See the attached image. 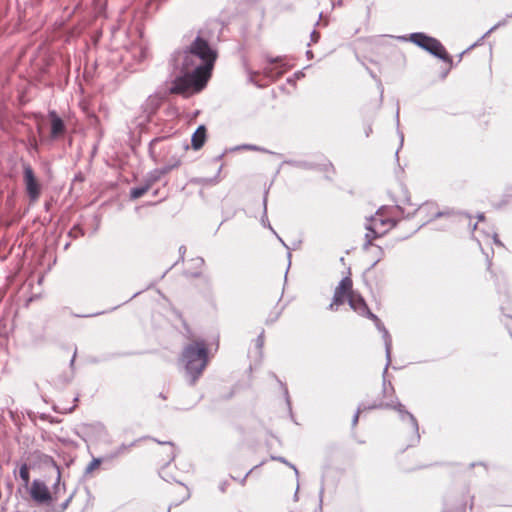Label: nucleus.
<instances>
[{"mask_svg": "<svg viewBox=\"0 0 512 512\" xmlns=\"http://www.w3.org/2000/svg\"><path fill=\"white\" fill-rule=\"evenodd\" d=\"M217 51L201 36H197L190 46L173 55L175 69L182 74L178 76L171 91L179 94L199 92L211 75Z\"/></svg>", "mask_w": 512, "mask_h": 512, "instance_id": "f257e3e1", "label": "nucleus"}, {"mask_svg": "<svg viewBox=\"0 0 512 512\" xmlns=\"http://www.w3.org/2000/svg\"><path fill=\"white\" fill-rule=\"evenodd\" d=\"M181 361L189 384L194 385L209 361L206 342L197 340L186 345L182 351Z\"/></svg>", "mask_w": 512, "mask_h": 512, "instance_id": "f03ea898", "label": "nucleus"}, {"mask_svg": "<svg viewBox=\"0 0 512 512\" xmlns=\"http://www.w3.org/2000/svg\"><path fill=\"white\" fill-rule=\"evenodd\" d=\"M377 408H388V409H394L398 412L399 417L402 421H408L410 424V428L412 430V437L410 440V443L408 446H414L420 441V434H419V425L417 422V419L415 416L407 411L403 404H401L398 399H393L390 402H384L379 404H372L370 406H365L364 404H360L357 408L356 413L353 416L352 419V425L355 426L358 423L359 420V414L361 411H364L366 409H377Z\"/></svg>", "mask_w": 512, "mask_h": 512, "instance_id": "7ed1b4c3", "label": "nucleus"}, {"mask_svg": "<svg viewBox=\"0 0 512 512\" xmlns=\"http://www.w3.org/2000/svg\"><path fill=\"white\" fill-rule=\"evenodd\" d=\"M397 224V221L386 215L384 207L379 208L376 213L371 216L365 225L367 233L365 234V243L363 248L366 250L372 245V240L382 237Z\"/></svg>", "mask_w": 512, "mask_h": 512, "instance_id": "20e7f679", "label": "nucleus"}, {"mask_svg": "<svg viewBox=\"0 0 512 512\" xmlns=\"http://www.w3.org/2000/svg\"><path fill=\"white\" fill-rule=\"evenodd\" d=\"M410 41L444 62L452 63V59L447 54L444 46L436 38L422 32H416L410 34Z\"/></svg>", "mask_w": 512, "mask_h": 512, "instance_id": "39448f33", "label": "nucleus"}, {"mask_svg": "<svg viewBox=\"0 0 512 512\" xmlns=\"http://www.w3.org/2000/svg\"><path fill=\"white\" fill-rule=\"evenodd\" d=\"M368 318L374 321L377 329L382 333V337L384 340L385 354H386V365H385V368L383 371V392H384V394H386L387 393V386H386L387 383H386L385 375H386L388 367L391 363L392 339H391V336H390L388 330L384 327L381 320L375 314L369 313Z\"/></svg>", "mask_w": 512, "mask_h": 512, "instance_id": "423d86ee", "label": "nucleus"}, {"mask_svg": "<svg viewBox=\"0 0 512 512\" xmlns=\"http://www.w3.org/2000/svg\"><path fill=\"white\" fill-rule=\"evenodd\" d=\"M368 318L374 321L377 329L382 333V337L384 340L385 354H386V365H385V368L383 371V392H384V394H386L387 393V386H386L387 383H386L385 375H386L388 367L391 363L392 339H391V336H390L388 330L384 327L381 320L375 314L369 313Z\"/></svg>", "mask_w": 512, "mask_h": 512, "instance_id": "0eeeda50", "label": "nucleus"}, {"mask_svg": "<svg viewBox=\"0 0 512 512\" xmlns=\"http://www.w3.org/2000/svg\"><path fill=\"white\" fill-rule=\"evenodd\" d=\"M23 180L30 202H36L41 195V186L37 181L30 164H23Z\"/></svg>", "mask_w": 512, "mask_h": 512, "instance_id": "6e6552de", "label": "nucleus"}, {"mask_svg": "<svg viewBox=\"0 0 512 512\" xmlns=\"http://www.w3.org/2000/svg\"><path fill=\"white\" fill-rule=\"evenodd\" d=\"M352 280L350 277H344L335 288L332 302L329 305L331 311H337L341 305L348 301V295L351 293Z\"/></svg>", "mask_w": 512, "mask_h": 512, "instance_id": "1a4fd4ad", "label": "nucleus"}, {"mask_svg": "<svg viewBox=\"0 0 512 512\" xmlns=\"http://www.w3.org/2000/svg\"><path fill=\"white\" fill-rule=\"evenodd\" d=\"M29 493L31 498L39 504L49 503L52 500L47 485L39 479L33 480Z\"/></svg>", "mask_w": 512, "mask_h": 512, "instance_id": "9d476101", "label": "nucleus"}, {"mask_svg": "<svg viewBox=\"0 0 512 512\" xmlns=\"http://www.w3.org/2000/svg\"><path fill=\"white\" fill-rule=\"evenodd\" d=\"M348 303L351 309L360 315L366 316L367 318L369 317V313H372L369 310L363 297L360 294L354 292L352 289L351 293L348 295Z\"/></svg>", "mask_w": 512, "mask_h": 512, "instance_id": "9b49d317", "label": "nucleus"}, {"mask_svg": "<svg viewBox=\"0 0 512 512\" xmlns=\"http://www.w3.org/2000/svg\"><path fill=\"white\" fill-rule=\"evenodd\" d=\"M49 117L51 119V136L56 138L64 133L65 125L63 120L56 114L55 111H51L49 113Z\"/></svg>", "mask_w": 512, "mask_h": 512, "instance_id": "f8f14e48", "label": "nucleus"}, {"mask_svg": "<svg viewBox=\"0 0 512 512\" xmlns=\"http://www.w3.org/2000/svg\"><path fill=\"white\" fill-rule=\"evenodd\" d=\"M206 127L204 125H200L192 135L191 145L194 150H199L203 147L206 141Z\"/></svg>", "mask_w": 512, "mask_h": 512, "instance_id": "ddd939ff", "label": "nucleus"}, {"mask_svg": "<svg viewBox=\"0 0 512 512\" xmlns=\"http://www.w3.org/2000/svg\"><path fill=\"white\" fill-rule=\"evenodd\" d=\"M419 214L430 213L433 218H438L442 216H449L450 212H440L435 210V205L433 203H426L420 206L417 210Z\"/></svg>", "mask_w": 512, "mask_h": 512, "instance_id": "4468645a", "label": "nucleus"}, {"mask_svg": "<svg viewBox=\"0 0 512 512\" xmlns=\"http://www.w3.org/2000/svg\"><path fill=\"white\" fill-rule=\"evenodd\" d=\"M151 187L149 186V184H146L144 182L143 185L141 186H138V187H134L130 190V198L132 200H135V199H138L140 198L141 196H143Z\"/></svg>", "mask_w": 512, "mask_h": 512, "instance_id": "2eb2a0df", "label": "nucleus"}, {"mask_svg": "<svg viewBox=\"0 0 512 512\" xmlns=\"http://www.w3.org/2000/svg\"><path fill=\"white\" fill-rule=\"evenodd\" d=\"M161 177L162 175L159 172V170L154 169L146 175L144 182L146 184H149L150 187H152L156 182H158L161 179Z\"/></svg>", "mask_w": 512, "mask_h": 512, "instance_id": "dca6fc26", "label": "nucleus"}, {"mask_svg": "<svg viewBox=\"0 0 512 512\" xmlns=\"http://www.w3.org/2000/svg\"><path fill=\"white\" fill-rule=\"evenodd\" d=\"M19 476L23 481V485L28 487L30 482L29 467L26 463H23L19 469Z\"/></svg>", "mask_w": 512, "mask_h": 512, "instance_id": "f3484780", "label": "nucleus"}, {"mask_svg": "<svg viewBox=\"0 0 512 512\" xmlns=\"http://www.w3.org/2000/svg\"><path fill=\"white\" fill-rule=\"evenodd\" d=\"M267 196H268V191L265 192L264 194V199H263V216H262V224L264 226H267L274 234H276V232L273 230V228L271 227L269 221H268V217H267Z\"/></svg>", "mask_w": 512, "mask_h": 512, "instance_id": "a211bd4d", "label": "nucleus"}, {"mask_svg": "<svg viewBox=\"0 0 512 512\" xmlns=\"http://www.w3.org/2000/svg\"><path fill=\"white\" fill-rule=\"evenodd\" d=\"M181 161L178 158H173V162L170 164H167L161 168H157L162 176L166 175L170 171H172L174 168H177L180 165Z\"/></svg>", "mask_w": 512, "mask_h": 512, "instance_id": "6ab92c4d", "label": "nucleus"}, {"mask_svg": "<svg viewBox=\"0 0 512 512\" xmlns=\"http://www.w3.org/2000/svg\"><path fill=\"white\" fill-rule=\"evenodd\" d=\"M102 462H105L103 457L93 458L92 461L86 466L85 474H91L95 469H97Z\"/></svg>", "mask_w": 512, "mask_h": 512, "instance_id": "aec40b11", "label": "nucleus"}, {"mask_svg": "<svg viewBox=\"0 0 512 512\" xmlns=\"http://www.w3.org/2000/svg\"><path fill=\"white\" fill-rule=\"evenodd\" d=\"M286 164L294 166V167L302 168V169H315V168H317L316 165H314L312 163H309V162H306V161H293V160H290V161H287Z\"/></svg>", "mask_w": 512, "mask_h": 512, "instance_id": "412c9836", "label": "nucleus"}, {"mask_svg": "<svg viewBox=\"0 0 512 512\" xmlns=\"http://www.w3.org/2000/svg\"><path fill=\"white\" fill-rule=\"evenodd\" d=\"M138 440L131 442L130 444H121L116 448L119 455H124L129 452V450L136 445Z\"/></svg>", "mask_w": 512, "mask_h": 512, "instance_id": "4be33fe9", "label": "nucleus"}, {"mask_svg": "<svg viewBox=\"0 0 512 512\" xmlns=\"http://www.w3.org/2000/svg\"><path fill=\"white\" fill-rule=\"evenodd\" d=\"M48 462L51 463V465L53 466V468L56 471L57 477H56V483L54 484V488L57 489L58 485H59V482H60V479H61V470H60V467L56 464V462L53 460L52 457L48 458Z\"/></svg>", "mask_w": 512, "mask_h": 512, "instance_id": "5701e85b", "label": "nucleus"}, {"mask_svg": "<svg viewBox=\"0 0 512 512\" xmlns=\"http://www.w3.org/2000/svg\"><path fill=\"white\" fill-rule=\"evenodd\" d=\"M246 73H247V76H248V81L258 87H263L264 85L262 84H259L257 82V80L255 79L256 75H258V72H255V71H252L251 69L249 68H246Z\"/></svg>", "mask_w": 512, "mask_h": 512, "instance_id": "b1692460", "label": "nucleus"}, {"mask_svg": "<svg viewBox=\"0 0 512 512\" xmlns=\"http://www.w3.org/2000/svg\"><path fill=\"white\" fill-rule=\"evenodd\" d=\"M271 459H272V460L279 461V462H281V463H283V464H286L287 466H289L290 468H292V469L294 470V472H295L296 476H298L299 472H298V469L296 468V466H295V465H293V464H291V463H289V462H288L284 457H281V456H278V457H276V456H272V457H271Z\"/></svg>", "mask_w": 512, "mask_h": 512, "instance_id": "393cba45", "label": "nucleus"}, {"mask_svg": "<svg viewBox=\"0 0 512 512\" xmlns=\"http://www.w3.org/2000/svg\"><path fill=\"white\" fill-rule=\"evenodd\" d=\"M104 461L107 462V461H112L118 457H120L119 453L117 452L116 449H114L113 451H111L110 453L102 456Z\"/></svg>", "mask_w": 512, "mask_h": 512, "instance_id": "a878e982", "label": "nucleus"}, {"mask_svg": "<svg viewBox=\"0 0 512 512\" xmlns=\"http://www.w3.org/2000/svg\"><path fill=\"white\" fill-rule=\"evenodd\" d=\"M263 74L265 77H267L268 79L270 80H274V74H273V69L270 67V66H267V67H264L263 68Z\"/></svg>", "mask_w": 512, "mask_h": 512, "instance_id": "bb28decb", "label": "nucleus"}, {"mask_svg": "<svg viewBox=\"0 0 512 512\" xmlns=\"http://www.w3.org/2000/svg\"><path fill=\"white\" fill-rule=\"evenodd\" d=\"M161 141V138H155L153 139L151 142H150V154H153L154 153V149H155V146L157 143H159Z\"/></svg>", "mask_w": 512, "mask_h": 512, "instance_id": "cd10ccee", "label": "nucleus"}, {"mask_svg": "<svg viewBox=\"0 0 512 512\" xmlns=\"http://www.w3.org/2000/svg\"><path fill=\"white\" fill-rule=\"evenodd\" d=\"M310 37H311V41L316 43L319 40L320 35L317 31L314 30V31H312Z\"/></svg>", "mask_w": 512, "mask_h": 512, "instance_id": "c85d7f7f", "label": "nucleus"}, {"mask_svg": "<svg viewBox=\"0 0 512 512\" xmlns=\"http://www.w3.org/2000/svg\"><path fill=\"white\" fill-rule=\"evenodd\" d=\"M257 346L258 347H262L263 346V343H264V336H263V333H261L258 337H257Z\"/></svg>", "mask_w": 512, "mask_h": 512, "instance_id": "c756f323", "label": "nucleus"}, {"mask_svg": "<svg viewBox=\"0 0 512 512\" xmlns=\"http://www.w3.org/2000/svg\"><path fill=\"white\" fill-rule=\"evenodd\" d=\"M166 443H168V444H170V445H171V453H172V458H171V459H174L175 454H174V447H173L172 443H170V442H161V441H158V444H166Z\"/></svg>", "mask_w": 512, "mask_h": 512, "instance_id": "7c9ffc66", "label": "nucleus"}, {"mask_svg": "<svg viewBox=\"0 0 512 512\" xmlns=\"http://www.w3.org/2000/svg\"><path fill=\"white\" fill-rule=\"evenodd\" d=\"M279 61H280V58H279V57H276V58H271V57H270V58H268V62H269L270 64L277 63V62H279Z\"/></svg>", "mask_w": 512, "mask_h": 512, "instance_id": "2f4dec72", "label": "nucleus"}, {"mask_svg": "<svg viewBox=\"0 0 512 512\" xmlns=\"http://www.w3.org/2000/svg\"><path fill=\"white\" fill-rule=\"evenodd\" d=\"M294 76L296 79H300L301 77L304 76V73L302 71H298L294 74Z\"/></svg>", "mask_w": 512, "mask_h": 512, "instance_id": "473e14b6", "label": "nucleus"}, {"mask_svg": "<svg viewBox=\"0 0 512 512\" xmlns=\"http://www.w3.org/2000/svg\"><path fill=\"white\" fill-rule=\"evenodd\" d=\"M328 168L333 169V166H332V164L330 162H328L326 164H323V168H322L323 170L326 171Z\"/></svg>", "mask_w": 512, "mask_h": 512, "instance_id": "72a5a7b5", "label": "nucleus"}, {"mask_svg": "<svg viewBox=\"0 0 512 512\" xmlns=\"http://www.w3.org/2000/svg\"><path fill=\"white\" fill-rule=\"evenodd\" d=\"M185 251H186V248H185L184 246H181V247L179 248V252H180V255H181V258H182V259H183V256H184V254H185Z\"/></svg>", "mask_w": 512, "mask_h": 512, "instance_id": "f704fd0d", "label": "nucleus"}, {"mask_svg": "<svg viewBox=\"0 0 512 512\" xmlns=\"http://www.w3.org/2000/svg\"><path fill=\"white\" fill-rule=\"evenodd\" d=\"M371 132H372V128H371V126L369 125V126L366 128V130H365V135H366V137H369V135H370V133H371Z\"/></svg>", "mask_w": 512, "mask_h": 512, "instance_id": "c9c22d12", "label": "nucleus"}, {"mask_svg": "<svg viewBox=\"0 0 512 512\" xmlns=\"http://www.w3.org/2000/svg\"><path fill=\"white\" fill-rule=\"evenodd\" d=\"M442 512H449V511H447V510L445 509V510H443ZM457 512H465V507H464V506H462L460 509H458V510H457Z\"/></svg>", "mask_w": 512, "mask_h": 512, "instance_id": "e433bc0d", "label": "nucleus"}, {"mask_svg": "<svg viewBox=\"0 0 512 512\" xmlns=\"http://www.w3.org/2000/svg\"><path fill=\"white\" fill-rule=\"evenodd\" d=\"M501 24L498 23L496 25H494L493 27H491V29L488 31V33H490L491 31L495 30L496 28H498Z\"/></svg>", "mask_w": 512, "mask_h": 512, "instance_id": "4c0bfd02", "label": "nucleus"}, {"mask_svg": "<svg viewBox=\"0 0 512 512\" xmlns=\"http://www.w3.org/2000/svg\"><path fill=\"white\" fill-rule=\"evenodd\" d=\"M225 489H226V483L224 482V483H222V484H221V486H220V490H221L222 492H224V491H225Z\"/></svg>", "mask_w": 512, "mask_h": 512, "instance_id": "58836bf2", "label": "nucleus"}, {"mask_svg": "<svg viewBox=\"0 0 512 512\" xmlns=\"http://www.w3.org/2000/svg\"><path fill=\"white\" fill-rule=\"evenodd\" d=\"M306 55H307V57H308V58H312V57H313V53H312V51H310V50H308V51L306 52Z\"/></svg>", "mask_w": 512, "mask_h": 512, "instance_id": "ea45409f", "label": "nucleus"}, {"mask_svg": "<svg viewBox=\"0 0 512 512\" xmlns=\"http://www.w3.org/2000/svg\"><path fill=\"white\" fill-rule=\"evenodd\" d=\"M493 238H494V242H495L496 244H498V245H502V243L497 239V236H496V235H494V237H493Z\"/></svg>", "mask_w": 512, "mask_h": 512, "instance_id": "a19ab883", "label": "nucleus"}, {"mask_svg": "<svg viewBox=\"0 0 512 512\" xmlns=\"http://www.w3.org/2000/svg\"><path fill=\"white\" fill-rule=\"evenodd\" d=\"M196 261L199 262L201 265L204 264V259L203 258H197Z\"/></svg>", "mask_w": 512, "mask_h": 512, "instance_id": "79ce46f5", "label": "nucleus"}, {"mask_svg": "<svg viewBox=\"0 0 512 512\" xmlns=\"http://www.w3.org/2000/svg\"><path fill=\"white\" fill-rule=\"evenodd\" d=\"M379 261H380V258H378L377 260H375V261L373 262V264L371 265V268L375 267V266H376V264H377Z\"/></svg>", "mask_w": 512, "mask_h": 512, "instance_id": "37998d69", "label": "nucleus"}, {"mask_svg": "<svg viewBox=\"0 0 512 512\" xmlns=\"http://www.w3.org/2000/svg\"><path fill=\"white\" fill-rule=\"evenodd\" d=\"M248 149H252V150H256L257 147L256 146H253V145H249V146H246Z\"/></svg>", "mask_w": 512, "mask_h": 512, "instance_id": "c03bdc74", "label": "nucleus"}, {"mask_svg": "<svg viewBox=\"0 0 512 512\" xmlns=\"http://www.w3.org/2000/svg\"><path fill=\"white\" fill-rule=\"evenodd\" d=\"M400 141H401V145L403 144V141H404V137H403V134L401 133L400 134Z\"/></svg>", "mask_w": 512, "mask_h": 512, "instance_id": "a18cd8bd", "label": "nucleus"}, {"mask_svg": "<svg viewBox=\"0 0 512 512\" xmlns=\"http://www.w3.org/2000/svg\"><path fill=\"white\" fill-rule=\"evenodd\" d=\"M75 356H76V353H74L73 358L71 359V362H70L71 365H73V363H74Z\"/></svg>", "mask_w": 512, "mask_h": 512, "instance_id": "49530a36", "label": "nucleus"}, {"mask_svg": "<svg viewBox=\"0 0 512 512\" xmlns=\"http://www.w3.org/2000/svg\"><path fill=\"white\" fill-rule=\"evenodd\" d=\"M478 219H479V220H483V219H484V215H483V214H479V215H478Z\"/></svg>", "mask_w": 512, "mask_h": 512, "instance_id": "de8ad7c7", "label": "nucleus"}, {"mask_svg": "<svg viewBox=\"0 0 512 512\" xmlns=\"http://www.w3.org/2000/svg\"><path fill=\"white\" fill-rule=\"evenodd\" d=\"M277 237H278L279 241H280V242H281L285 247H287V246H286V244L284 243V241L282 240V238H280L279 236H277Z\"/></svg>", "mask_w": 512, "mask_h": 512, "instance_id": "09e8293b", "label": "nucleus"}, {"mask_svg": "<svg viewBox=\"0 0 512 512\" xmlns=\"http://www.w3.org/2000/svg\"><path fill=\"white\" fill-rule=\"evenodd\" d=\"M397 123H399V111L396 112Z\"/></svg>", "mask_w": 512, "mask_h": 512, "instance_id": "8fccbe9b", "label": "nucleus"}, {"mask_svg": "<svg viewBox=\"0 0 512 512\" xmlns=\"http://www.w3.org/2000/svg\"><path fill=\"white\" fill-rule=\"evenodd\" d=\"M388 385L390 386L391 392H394V388L392 387L391 383L389 382Z\"/></svg>", "mask_w": 512, "mask_h": 512, "instance_id": "3c124183", "label": "nucleus"}, {"mask_svg": "<svg viewBox=\"0 0 512 512\" xmlns=\"http://www.w3.org/2000/svg\"><path fill=\"white\" fill-rule=\"evenodd\" d=\"M160 397L163 398V399H166V396L163 395V393H160Z\"/></svg>", "mask_w": 512, "mask_h": 512, "instance_id": "603ef678", "label": "nucleus"}, {"mask_svg": "<svg viewBox=\"0 0 512 512\" xmlns=\"http://www.w3.org/2000/svg\"><path fill=\"white\" fill-rule=\"evenodd\" d=\"M168 512H170V510H168Z\"/></svg>", "mask_w": 512, "mask_h": 512, "instance_id": "864d4df0", "label": "nucleus"}]
</instances>
